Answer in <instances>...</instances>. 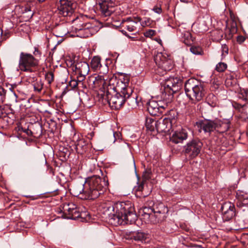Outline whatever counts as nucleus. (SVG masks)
<instances>
[{
    "label": "nucleus",
    "instance_id": "1",
    "mask_svg": "<svg viewBox=\"0 0 248 248\" xmlns=\"http://www.w3.org/2000/svg\"><path fill=\"white\" fill-rule=\"evenodd\" d=\"M102 207L108 222L114 226L132 224L137 219L134 205L129 201L114 204L108 203L103 204Z\"/></svg>",
    "mask_w": 248,
    "mask_h": 248
},
{
    "label": "nucleus",
    "instance_id": "2",
    "mask_svg": "<svg viewBox=\"0 0 248 248\" xmlns=\"http://www.w3.org/2000/svg\"><path fill=\"white\" fill-rule=\"evenodd\" d=\"M108 182L104 178L93 176L86 179L84 183H77L70 189L71 193L81 200H94L103 194L108 188Z\"/></svg>",
    "mask_w": 248,
    "mask_h": 248
},
{
    "label": "nucleus",
    "instance_id": "3",
    "mask_svg": "<svg viewBox=\"0 0 248 248\" xmlns=\"http://www.w3.org/2000/svg\"><path fill=\"white\" fill-rule=\"evenodd\" d=\"M124 87H122L120 93L117 92L114 95L109 96L106 99L107 100L109 106L114 109H118L121 108L125 102L134 108L138 106L137 96H132L133 91L132 89L128 86L129 78L127 76L124 78Z\"/></svg>",
    "mask_w": 248,
    "mask_h": 248
},
{
    "label": "nucleus",
    "instance_id": "4",
    "mask_svg": "<svg viewBox=\"0 0 248 248\" xmlns=\"http://www.w3.org/2000/svg\"><path fill=\"white\" fill-rule=\"evenodd\" d=\"M185 90L187 96L194 104L202 100L205 94L203 85L195 78L186 80Z\"/></svg>",
    "mask_w": 248,
    "mask_h": 248
},
{
    "label": "nucleus",
    "instance_id": "5",
    "mask_svg": "<svg viewBox=\"0 0 248 248\" xmlns=\"http://www.w3.org/2000/svg\"><path fill=\"white\" fill-rule=\"evenodd\" d=\"M154 61L157 66L156 73L161 76L170 71L174 67L172 60L166 53H158L154 57Z\"/></svg>",
    "mask_w": 248,
    "mask_h": 248
},
{
    "label": "nucleus",
    "instance_id": "6",
    "mask_svg": "<svg viewBox=\"0 0 248 248\" xmlns=\"http://www.w3.org/2000/svg\"><path fill=\"white\" fill-rule=\"evenodd\" d=\"M30 53L21 52L20 54L18 67L22 71L31 73L39 64V61Z\"/></svg>",
    "mask_w": 248,
    "mask_h": 248
},
{
    "label": "nucleus",
    "instance_id": "7",
    "mask_svg": "<svg viewBox=\"0 0 248 248\" xmlns=\"http://www.w3.org/2000/svg\"><path fill=\"white\" fill-rule=\"evenodd\" d=\"M182 86V81L180 78L170 77L166 80L164 90L165 95L168 93V99L171 100L173 93L179 91Z\"/></svg>",
    "mask_w": 248,
    "mask_h": 248
},
{
    "label": "nucleus",
    "instance_id": "8",
    "mask_svg": "<svg viewBox=\"0 0 248 248\" xmlns=\"http://www.w3.org/2000/svg\"><path fill=\"white\" fill-rule=\"evenodd\" d=\"M176 112L175 110H170L169 112L168 115L170 116L163 119H160L157 120V134L165 133L169 134L170 130L172 128V124L175 122V117L176 116Z\"/></svg>",
    "mask_w": 248,
    "mask_h": 248
},
{
    "label": "nucleus",
    "instance_id": "9",
    "mask_svg": "<svg viewBox=\"0 0 248 248\" xmlns=\"http://www.w3.org/2000/svg\"><path fill=\"white\" fill-rule=\"evenodd\" d=\"M202 142L199 139H193L184 146L183 152L190 158L196 157L200 153Z\"/></svg>",
    "mask_w": 248,
    "mask_h": 248
},
{
    "label": "nucleus",
    "instance_id": "10",
    "mask_svg": "<svg viewBox=\"0 0 248 248\" xmlns=\"http://www.w3.org/2000/svg\"><path fill=\"white\" fill-rule=\"evenodd\" d=\"M76 4L71 0H59L58 10L60 15L64 16H71L75 12Z\"/></svg>",
    "mask_w": 248,
    "mask_h": 248
},
{
    "label": "nucleus",
    "instance_id": "11",
    "mask_svg": "<svg viewBox=\"0 0 248 248\" xmlns=\"http://www.w3.org/2000/svg\"><path fill=\"white\" fill-rule=\"evenodd\" d=\"M97 4L99 7L102 17L109 16L115 11V7L118 5L113 0H97Z\"/></svg>",
    "mask_w": 248,
    "mask_h": 248
},
{
    "label": "nucleus",
    "instance_id": "12",
    "mask_svg": "<svg viewBox=\"0 0 248 248\" xmlns=\"http://www.w3.org/2000/svg\"><path fill=\"white\" fill-rule=\"evenodd\" d=\"M154 217L155 220H152L154 224L161 222L166 217V214L168 212V209L162 203L156 204L153 208Z\"/></svg>",
    "mask_w": 248,
    "mask_h": 248
},
{
    "label": "nucleus",
    "instance_id": "13",
    "mask_svg": "<svg viewBox=\"0 0 248 248\" xmlns=\"http://www.w3.org/2000/svg\"><path fill=\"white\" fill-rule=\"evenodd\" d=\"M11 112L6 113L0 106V127L6 128L14 123V113L13 110Z\"/></svg>",
    "mask_w": 248,
    "mask_h": 248
},
{
    "label": "nucleus",
    "instance_id": "14",
    "mask_svg": "<svg viewBox=\"0 0 248 248\" xmlns=\"http://www.w3.org/2000/svg\"><path fill=\"white\" fill-rule=\"evenodd\" d=\"M223 218L226 220H230L235 215V209L234 205L231 202H226L221 206V208Z\"/></svg>",
    "mask_w": 248,
    "mask_h": 248
},
{
    "label": "nucleus",
    "instance_id": "15",
    "mask_svg": "<svg viewBox=\"0 0 248 248\" xmlns=\"http://www.w3.org/2000/svg\"><path fill=\"white\" fill-rule=\"evenodd\" d=\"M216 119L211 120L205 119L201 121L198 124L199 131L202 130L204 133H208L210 135L212 132L216 131Z\"/></svg>",
    "mask_w": 248,
    "mask_h": 248
},
{
    "label": "nucleus",
    "instance_id": "16",
    "mask_svg": "<svg viewBox=\"0 0 248 248\" xmlns=\"http://www.w3.org/2000/svg\"><path fill=\"white\" fill-rule=\"evenodd\" d=\"M188 137V133L186 129L182 128L172 132L170 136V141L175 144L182 143Z\"/></svg>",
    "mask_w": 248,
    "mask_h": 248
},
{
    "label": "nucleus",
    "instance_id": "17",
    "mask_svg": "<svg viewBox=\"0 0 248 248\" xmlns=\"http://www.w3.org/2000/svg\"><path fill=\"white\" fill-rule=\"evenodd\" d=\"M76 75L87 76L90 71L89 66L85 62H79L72 66Z\"/></svg>",
    "mask_w": 248,
    "mask_h": 248
},
{
    "label": "nucleus",
    "instance_id": "18",
    "mask_svg": "<svg viewBox=\"0 0 248 248\" xmlns=\"http://www.w3.org/2000/svg\"><path fill=\"white\" fill-rule=\"evenodd\" d=\"M141 21L139 16L129 17L124 21L123 27L126 28L129 31H134L137 30L136 24Z\"/></svg>",
    "mask_w": 248,
    "mask_h": 248
},
{
    "label": "nucleus",
    "instance_id": "19",
    "mask_svg": "<svg viewBox=\"0 0 248 248\" xmlns=\"http://www.w3.org/2000/svg\"><path fill=\"white\" fill-rule=\"evenodd\" d=\"M236 206L242 208L248 205V194L242 191H238L236 194Z\"/></svg>",
    "mask_w": 248,
    "mask_h": 248
},
{
    "label": "nucleus",
    "instance_id": "20",
    "mask_svg": "<svg viewBox=\"0 0 248 248\" xmlns=\"http://www.w3.org/2000/svg\"><path fill=\"white\" fill-rule=\"evenodd\" d=\"M157 120L153 118L148 117L146 119L145 126L146 130L150 134L155 135L157 134Z\"/></svg>",
    "mask_w": 248,
    "mask_h": 248
},
{
    "label": "nucleus",
    "instance_id": "21",
    "mask_svg": "<svg viewBox=\"0 0 248 248\" xmlns=\"http://www.w3.org/2000/svg\"><path fill=\"white\" fill-rule=\"evenodd\" d=\"M216 131L219 133H224L227 131L231 125V123L229 120L222 121L220 120L216 119Z\"/></svg>",
    "mask_w": 248,
    "mask_h": 248
},
{
    "label": "nucleus",
    "instance_id": "22",
    "mask_svg": "<svg viewBox=\"0 0 248 248\" xmlns=\"http://www.w3.org/2000/svg\"><path fill=\"white\" fill-rule=\"evenodd\" d=\"M158 105V104L157 103L156 101L154 100L149 101L148 103L147 110L151 115L156 116L162 114V113H160V109Z\"/></svg>",
    "mask_w": 248,
    "mask_h": 248
},
{
    "label": "nucleus",
    "instance_id": "23",
    "mask_svg": "<svg viewBox=\"0 0 248 248\" xmlns=\"http://www.w3.org/2000/svg\"><path fill=\"white\" fill-rule=\"evenodd\" d=\"M108 79V76H103L99 74V75L95 78L94 80L93 81L95 86H98L100 89L105 90V85L107 84V81Z\"/></svg>",
    "mask_w": 248,
    "mask_h": 248
},
{
    "label": "nucleus",
    "instance_id": "24",
    "mask_svg": "<svg viewBox=\"0 0 248 248\" xmlns=\"http://www.w3.org/2000/svg\"><path fill=\"white\" fill-rule=\"evenodd\" d=\"M75 149L79 154H83L88 150V144L83 139L79 140L76 144Z\"/></svg>",
    "mask_w": 248,
    "mask_h": 248
},
{
    "label": "nucleus",
    "instance_id": "25",
    "mask_svg": "<svg viewBox=\"0 0 248 248\" xmlns=\"http://www.w3.org/2000/svg\"><path fill=\"white\" fill-rule=\"evenodd\" d=\"M102 91H103L106 93V99L109 97V96L114 95L115 93L118 92V89L113 84L105 85V90L101 89Z\"/></svg>",
    "mask_w": 248,
    "mask_h": 248
},
{
    "label": "nucleus",
    "instance_id": "26",
    "mask_svg": "<svg viewBox=\"0 0 248 248\" xmlns=\"http://www.w3.org/2000/svg\"><path fill=\"white\" fill-rule=\"evenodd\" d=\"M147 235L141 232H135L131 233L130 238L136 241H140L141 242H146Z\"/></svg>",
    "mask_w": 248,
    "mask_h": 248
},
{
    "label": "nucleus",
    "instance_id": "27",
    "mask_svg": "<svg viewBox=\"0 0 248 248\" xmlns=\"http://www.w3.org/2000/svg\"><path fill=\"white\" fill-rule=\"evenodd\" d=\"M91 67L94 71L98 70L102 67L101 58L99 56H94L91 60Z\"/></svg>",
    "mask_w": 248,
    "mask_h": 248
},
{
    "label": "nucleus",
    "instance_id": "28",
    "mask_svg": "<svg viewBox=\"0 0 248 248\" xmlns=\"http://www.w3.org/2000/svg\"><path fill=\"white\" fill-rule=\"evenodd\" d=\"M34 91L36 93H41L43 90L44 82L41 79H36L32 82Z\"/></svg>",
    "mask_w": 248,
    "mask_h": 248
},
{
    "label": "nucleus",
    "instance_id": "29",
    "mask_svg": "<svg viewBox=\"0 0 248 248\" xmlns=\"http://www.w3.org/2000/svg\"><path fill=\"white\" fill-rule=\"evenodd\" d=\"M142 212V216L147 217L148 218L150 219L151 222H152V220H155L153 208L145 206L143 207Z\"/></svg>",
    "mask_w": 248,
    "mask_h": 248
},
{
    "label": "nucleus",
    "instance_id": "30",
    "mask_svg": "<svg viewBox=\"0 0 248 248\" xmlns=\"http://www.w3.org/2000/svg\"><path fill=\"white\" fill-rule=\"evenodd\" d=\"M22 12L23 16L26 17L27 20L31 18L34 14L32 8L29 5H27L23 7Z\"/></svg>",
    "mask_w": 248,
    "mask_h": 248
},
{
    "label": "nucleus",
    "instance_id": "31",
    "mask_svg": "<svg viewBox=\"0 0 248 248\" xmlns=\"http://www.w3.org/2000/svg\"><path fill=\"white\" fill-rule=\"evenodd\" d=\"M237 83V79L233 75L228 74L225 80V85L227 87L235 86Z\"/></svg>",
    "mask_w": 248,
    "mask_h": 248
},
{
    "label": "nucleus",
    "instance_id": "32",
    "mask_svg": "<svg viewBox=\"0 0 248 248\" xmlns=\"http://www.w3.org/2000/svg\"><path fill=\"white\" fill-rule=\"evenodd\" d=\"M67 219H76L78 217H81V213L80 212L79 209L76 205V208L72 211L70 214L68 216H66Z\"/></svg>",
    "mask_w": 248,
    "mask_h": 248
},
{
    "label": "nucleus",
    "instance_id": "33",
    "mask_svg": "<svg viewBox=\"0 0 248 248\" xmlns=\"http://www.w3.org/2000/svg\"><path fill=\"white\" fill-rule=\"evenodd\" d=\"M140 24L142 27H153L155 22L148 17H144L143 19L141 18Z\"/></svg>",
    "mask_w": 248,
    "mask_h": 248
},
{
    "label": "nucleus",
    "instance_id": "34",
    "mask_svg": "<svg viewBox=\"0 0 248 248\" xmlns=\"http://www.w3.org/2000/svg\"><path fill=\"white\" fill-rule=\"evenodd\" d=\"M169 100H170L169 99ZM157 103L158 104V106L160 109V113L163 114L165 112V110L168 107V103L169 102V101L168 102H164L161 100L156 101Z\"/></svg>",
    "mask_w": 248,
    "mask_h": 248
},
{
    "label": "nucleus",
    "instance_id": "35",
    "mask_svg": "<svg viewBox=\"0 0 248 248\" xmlns=\"http://www.w3.org/2000/svg\"><path fill=\"white\" fill-rule=\"evenodd\" d=\"M241 117L245 121L248 120V104H244L243 108L240 110Z\"/></svg>",
    "mask_w": 248,
    "mask_h": 248
},
{
    "label": "nucleus",
    "instance_id": "36",
    "mask_svg": "<svg viewBox=\"0 0 248 248\" xmlns=\"http://www.w3.org/2000/svg\"><path fill=\"white\" fill-rule=\"evenodd\" d=\"M70 203H65L61 206V207L59 209L58 212L60 213H62V217L63 218L64 216H65V214L67 213V211H68L69 209Z\"/></svg>",
    "mask_w": 248,
    "mask_h": 248
},
{
    "label": "nucleus",
    "instance_id": "37",
    "mask_svg": "<svg viewBox=\"0 0 248 248\" xmlns=\"http://www.w3.org/2000/svg\"><path fill=\"white\" fill-rule=\"evenodd\" d=\"M60 155L64 158V159L66 160L69 158L71 153L69 149L67 148H62V150H60Z\"/></svg>",
    "mask_w": 248,
    "mask_h": 248
},
{
    "label": "nucleus",
    "instance_id": "38",
    "mask_svg": "<svg viewBox=\"0 0 248 248\" xmlns=\"http://www.w3.org/2000/svg\"><path fill=\"white\" fill-rule=\"evenodd\" d=\"M238 97L245 101L247 102L248 104V90H241L240 93H239Z\"/></svg>",
    "mask_w": 248,
    "mask_h": 248
},
{
    "label": "nucleus",
    "instance_id": "39",
    "mask_svg": "<svg viewBox=\"0 0 248 248\" xmlns=\"http://www.w3.org/2000/svg\"><path fill=\"white\" fill-rule=\"evenodd\" d=\"M227 68V65L224 62H219L217 64L216 70L218 72H224Z\"/></svg>",
    "mask_w": 248,
    "mask_h": 248
},
{
    "label": "nucleus",
    "instance_id": "40",
    "mask_svg": "<svg viewBox=\"0 0 248 248\" xmlns=\"http://www.w3.org/2000/svg\"><path fill=\"white\" fill-rule=\"evenodd\" d=\"M54 74L52 71H49L46 73L45 79L48 84H50L54 80Z\"/></svg>",
    "mask_w": 248,
    "mask_h": 248
},
{
    "label": "nucleus",
    "instance_id": "41",
    "mask_svg": "<svg viewBox=\"0 0 248 248\" xmlns=\"http://www.w3.org/2000/svg\"><path fill=\"white\" fill-rule=\"evenodd\" d=\"M6 90L0 86V104H2L6 99Z\"/></svg>",
    "mask_w": 248,
    "mask_h": 248
},
{
    "label": "nucleus",
    "instance_id": "42",
    "mask_svg": "<svg viewBox=\"0 0 248 248\" xmlns=\"http://www.w3.org/2000/svg\"><path fill=\"white\" fill-rule=\"evenodd\" d=\"M190 51L194 54L199 55L202 54V49L199 46H192L190 47Z\"/></svg>",
    "mask_w": 248,
    "mask_h": 248
},
{
    "label": "nucleus",
    "instance_id": "43",
    "mask_svg": "<svg viewBox=\"0 0 248 248\" xmlns=\"http://www.w3.org/2000/svg\"><path fill=\"white\" fill-rule=\"evenodd\" d=\"M93 26L90 22H85L83 23L80 25L79 26L78 30H88L90 29L93 28Z\"/></svg>",
    "mask_w": 248,
    "mask_h": 248
},
{
    "label": "nucleus",
    "instance_id": "44",
    "mask_svg": "<svg viewBox=\"0 0 248 248\" xmlns=\"http://www.w3.org/2000/svg\"><path fill=\"white\" fill-rule=\"evenodd\" d=\"M152 171L150 169L144 171L142 174L143 181L144 182L151 179Z\"/></svg>",
    "mask_w": 248,
    "mask_h": 248
},
{
    "label": "nucleus",
    "instance_id": "45",
    "mask_svg": "<svg viewBox=\"0 0 248 248\" xmlns=\"http://www.w3.org/2000/svg\"><path fill=\"white\" fill-rule=\"evenodd\" d=\"M33 57L37 58V60L39 61L41 56H42V52L37 47H34V50L33 51Z\"/></svg>",
    "mask_w": 248,
    "mask_h": 248
},
{
    "label": "nucleus",
    "instance_id": "46",
    "mask_svg": "<svg viewBox=\"0 0 248 248\" xmlns=\"http://www.w3.org/2000/svg\"><path fill=\"white\" fill-rule=\"evenodd\" d=\"M86 76L77 75L76 80L80 87L83 86V81L85 80Z\"/></svg>",
    "mask_w": 248,
    "mask_h": 248
},
{
    "label": "nucleus",
    "instance_id": "47",
    "mask_svg": "<svg viewBox=\"0 0 248 248\" xmlns=\"http://www.w3.org/2000/svg\"><path fill=\"white\" fill-rule=\"evenodd\" d=\"M152 10L155 13L158 14H161L162 12V9L161 7V5L160 4H157L154 6L152 9Z\"/></svg>",
    "mask_w": 248,
    "mask_h": 248
},
{
    "label": "nucleus",
    "instance_id": "48",
    "mask_svg": "<svg viewBox=\"0 0 248 248\" xmlns=\"http://www.w3.org/2000/svg\"><path fill=\"white\" fill-rule=\"evenodd\" d=\"M156 31L153 30H148L144 33V35L146 37H152L155 35Z\"/></svg>",
    "mask_w": 248,
    "mask_h": 248
},
{
    "label": "nucleus",
    "instance_id": "49",
    "mask_svg": "<svg viewBox=\"0 0 248 248\" xmlns=\"http://www.w3.org/2000/svg\"><path fill=\"white\" fill-rule=\"evenodd\" d=\"M74 208H76V204L74 203L71 202L70 203V206H69V209H68V211H67V213L65 214V216H64V218H67L66 216H69L72 211H73L74 210Z\"/></svg>",
    "mask_w": 248,
    "mask_h": 248
},
{
    "label": "nucleus",
    "instance_id": "50",
    "mask_svg": "<svg viewBox=\"0 0 248 248\" xmlns=\"http://www.w3.org/2000/svg\"><path fill=\"white\" fill-rule=\"evenodd\" d=\"M69 85L71 87L72 89H75L77 87H80L78 84L76 79H72L69 82Z\"/></svg>",
    "mask_w": 248,
    "mask_h": 248
},
{
    "label": "nucleus",
    "instance_id": "51",
    "mask_svg": "<svg viewBox=\"0 0 248 248\" xmlns=\"http://www.w3.org/2000/svg\"><path fill=\"white\" fill-rule=\"evenodd\" d=\"M99 73L103 76H108L107 75L108 73V67L106 65L104 67L100 68Z\"/></svg>",
    "mask_w": 248,
    "mask_h": 248
},
{
    "label": "nucleus",
    "instance_id": "52",
    "mask_svg": "<svg viewBox=\"0 0 248 248\" xmlns=\"http://www.w3.org/2000/svg\"><path fill=\"white\" fill-rule=\"evenodd\" d=\"M144 190V181H142V182L138 186L137 188L136 189V191L137 192H143Z\"/></svg>",
    "mask_w": 248,
    "mask_h": 248
},
{
    "label": "nucleus",
    "instance_id": "53",
    "mask_svg": "<svg viewBox=\"0 0 248 248\" xmlns=\"http://www.w3.org/2000/svg\"><path fill=\"white\" fill-rule=\"evenodd\" d=\"M10 36V34L9 32H5L3 33L2 32L1 37H2V42L3 41L6 40L7 38H8Z\"/></svg>",
    "mask_w": 248,
    "mask_h": 248
},
{
    "label": "nucleus",
    "instance_id": "54",
    "mask_svg": "<svg viewBox=\"0 0 248 248\" xmlns=\"http://www.w3.org/2000/svg\"><path fill=\"white\" fill-rule=\"evenodd\" d=\"M245 37L242 35L238 36L237 37V42L239 44L243 43L245 41Z\"/></svg>",
    "mask_w": 248,
    "mask_h": 248
},
{
    "label": "nucleus",
    "instance_id": "55",
    "mask_svg": "<svg viewBox=\"0 0 248 248\" xmlns=\"http://www.w3.org/2000/svg\"><path fill=\"white\" fill-rule=\"evenodd\" d=\"M113 138L114 139V142L117 140H120V133L117 132H113Z\"/></svg>",
    "mask_w": 248,
    "mask_h": 248
},
{
    "label": "nucleus",
    "instance_id": "56",
    "mask_svg": "<svg viewBox=\"0 0 248 248\" xmlns=\"http://www.w3.org/2000/svg\"><path fill=\"white\" fill-rule=\"evenodd\" d=\"M244 106V105H241L239 103H235L234 105V107L239 109V111L240 112V110H242V108H243V107Z\"/></svg>",
    "mask_w": 248,
    "mask_h": 248
},
{
    "label": "nucleus",
    "instance_id": "57",
    "mask_svg": "<svg viewBox=\"0 0 248 248\" xmlns=\"http://www.w3.org/2000/svg\"><path fill=\"white\" fill-rule=\"evenodd\" d=\"M23 131L26 133L28 136L32 134V132L29 129H24V130H23Z\"/></svg>",
    "mask_w": 248,
    "mask_h": 248
},
{
    "label": "nucleus",
    "instance_id": "58",
    "mask_svg": "<svg viewBox=\"0 0 248 248\" xmlns=\"http://www.w3.org/2000/svg\"><path fill=\"white\" fill-rule=\"evenodd\" d=\"M150 192H151V191H149V192H146V193H144V191H143V192H142L141 196L143 197L144 198L146 197L148 195H149Z\"/></svg>",
    "mask_w": 248,
    "mask_h": 248
},
{
    "label": "nucleus",
    "instance_id": "59",
    "mask_svg": "<svg viewBox=\"0 0 248 248\" xmlns=\"http://www.w3.org/2000/svg\"><path fill=\"white\" fill-rule=\"evenodd\" d=\"M40 197L39 196H30V198L31 200H34L38 199Z\"/></svg>",
    "mask_w": 248,
    "mask_h": 248
},
{
    "label": "nucleus",
    "instance_id": "60",
    "mask_svg": "<svg viewBox=\"0 0 248 248\" xmlns=\"http://www.w3.org/2000/svg\"><path fill=\"white\" fill-rule=\"evenodd\" d=\"M2 33V30L0 27V44H1L2 43V37H1Z\"/></svg>",
    "mask_w": 248,
    "mask_h": 248
},
{
    "label": "nucleus",
    "instance_id": "61",
    "mask_svg": "<svg viewBox=\"0 0 248 248\" xmlns=\"http://www.w3.org/2000/svg\"><path fill=\"white\" fill-rule=\"evenodd\" d=\"M182 2H184L185 3H187L188 2L191 1L192 0H180Z\"/></svg>",
    "mask_w": 248,
    "mask_h": 248
},
{
    "label": "nucleus",
    "instance_id": "62",
    "mask_svg": "<svg viewBox=\"0 0 248 248\" xmlns=\"http://www.w3.org/2000/svg\"><path fill=\"white\" fill-rule=\"evenodd\" d=\"M184 43L186 44V45H188V43H189V41H188V39H187L186 40H184Z\"/></svg>",
    "mask_w": 248,
    "mask_h": 248
},
{
    "label": "nucleus",
    "instance_id": "63",
    "mask_svg": "<svg viewBox=\"0 0 248 248\" xmlns=\"http://www.w3.org/2000/svg\"><path fill=\"white\" fill-rule=\"evenodd\" d=\"M68 31H65L62 34V35L61 36V37H62L63 35H65V34H66L67 32Z\"/></svg>",
    "mask_w": 248,
    "mask_h": 248
},
{
    "label": "nucleus",
    "instance_id": "64",
    "mask_svg": "<svg viewBox=\"0 0 248 248\" xmlns=\"http://www.w3.org/2000/svg\"><path fill=\"white\" fill-rule=\"evenodd\" d=\"M125 34V36H126L127 37H128V38H131V37L127 34L126 32H125V33H124Z\"/></svg>",
    "mask_w": 248,
    "mask_h": 248
}]
</instances>
